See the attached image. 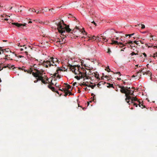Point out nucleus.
Segmentation results:
<instances>
[{
	"label": "nucleus",
	"instance_id": "13",
	"mask_svg": "<svg viewBox=\"0 0 157 157\" xmlns=\"http://www.w3.org/2000/svg\"><path fill=\"white\" fill-rule=\"evenodd\" d=\"M93 76H94L96 78H97L98 79H100V78L99 76V75L98 74V73L97 72H94V73Z\"/></svg>",
	"mask_w": 157,
	"mask_h": 157
},
{
	"label": "nucleus",
	"instance_id": "58",
	"mask_svg": "<svg viewBox=\"0 0 157 157\" xmlns=\"http://www.w3.org/2000/svg\"><path fill=\"white\" fill-rule=\"evenodd\" d=\"M92 23H93L94 24V25H95V26H96V23L94 21H92L91 22Z\"/></svg>",
	"mask_w": 157,
	"mask_h": 157
},
{
	"label": "nucleus",
	"instance_id": "20",
	"mask_svg": "<svg viewBox=\"0 0 157 157\" xmlns=\"http://www.w3.org/2000/svg\"><path fill=\"white\" fill-rule=\"evenodd\" d=\"M106 83L105 82H103V81H100V82L99 83L97 84V85H98V86L99 87V86H101L102 85H104L105 83Z\"/></svg>",
	"mask_w": 157,
	"mask_h": 157
},
{
	"label": "nucleus",
	"instance_id": "12",
	"mask_svg": "<svg viewBox=\"0 0 157 157\" xmlns=\"http://www.w3.org/2000/svg\"><path fill=\"white\" fill-rule=\"evenodd\" d=\"M133 93L134 91L129 90L127 91V93L126 94H127L128 95L134 96V94H133Z\"/></svg>",
	"mask_w": 157,
	"mask_h": 157
},
{
	"label": "nucleus",
	"instance_id": "18",
	"mask_svg": "<svg viewBox=\"0 0 157 157\" xmlns=\"http://www.w3.org/2000/svg\"><path fill=\"white\" fill-rule=\"evenodd\" d=\"M7 67H8L9 69H11V68H12L13 69L15 68H16V67H14V65H12L11 64H8L7 65Z\"/></svg>",
	"mask_w": 157,
	"mask_h": 157
},
{
	"label": "nucleus",
	"instance_id": "26",
	"mask_svg": "<svg viewBox=\"0 0 157 157\" xmlns=\"http://www.w3.org/2000/svg\"><path fill=\"white\" fill-rule=\"evenodd\" d=\"M67 90L66 92H67L68 93V94H69V95H74V94H72L71 92V91L70 90H68V89L66 90Z\"/></svg>",
	"mask_w": 157,
	"mask_h": 157
},
{
	"label": "nucleus",
	"instance_id": "60",
	"mask_svg": "<svg viewBox=\"0 0 157 157\" xmlns=\"http://www.w3.org/2000/svg\"><path fill=\"white\" fill-rule=\"evenodd\" d=\"M48 88H49L51 90V87H53V86H50L49 85H48Z\"/></svg>",
	"mask_w": 157,
	"mask_h": 157
},
{
	"label": "nucleus",
	"instance_id": "7",
	"mask_svg": "<svg viewBox=\"0 0 157 157\" xmlns=\"http://www.w3.org/2000/svg\"><path fill=\"white\" fill-rule=\"evenodd\" d=\"M69 66L70 67H73L74 68L73 69H74V70H73L72 69H71V68H70V69H71V70L72 71V72H74L75 74H77V73H75V71L76 70V69L75 68V67H78V71H79V70L80 68H81V67L80 65H75L72 66L70 64H69Z\"/></svg>",
	"mask_w": 157,
	"mask_h": 157
},
{
	"label": "nucleus",
	"instance_id": "43",
	"mask_svg": "<svg viewBox=\"0 0 157 157\" xmlns=\"http://www.w3.org/2000/svg\"><path fill=\"white\" fill-rule=\"evenodd\" d=\"M5 50H4V49H2V47H0V51H2V53L4 52V51H5ZM1 54V52H0V54Z\"/></svg>",
	"mask_w": 157,
	"mask_h": 157
},
{
	"label": "nucleus",
	"instance_id": "9",
	"mask_svg": "<svg viewBox=\"0 0 157 157\" xmlns=\"http://www.w3.org/2000/svg\"><path fill=\"white\" fill-rule=\"evenodd\" d=\"M87 9H88V10L89 11V14L90 15H94V14L95 12V10L93 7L91 6L90 7H87Z\"/></svg>",
	"mask_w": 157,
	"mask_h": 157
},
{
	"label": "nucleus",
	"instance_id": "24",
	"mask_svg": "<svg viewBox=\"0 0 157 157\" xmlns=\"http://www.w3.org/2000/svg\"><path fill=\"white\" fill-rule=\"evenodd\" d=\"M67 89H66V88H62V89H61L60 88L59 90L62 92H66L67 90H66Z\"/></svg>",
	"mask_w": 157,
	"mask_h": 157
},
{
	"label": "nucleus",
	"instance_id": "44",
	"mask_svg": "<svg viewBox=\"0 0 157 157\" xmlns=\"http://www.w3.org/2000/svg\"><path fill=\"white\" fill-rule=\"evenodd\" d=\"M139 56L140 57H142V58L143 59L144 58H143L142 57V53H141V54H138Z\"/></svg>",
	"mask_w": 157,
	"mask_h": 157
},
{
	"label": "nucleus",
	"instance_id": "56",
	"mask_svg": "<svg viewBox=\"0 0 157 157\" xmlns=\"http://www.w3.org/2000/svg\"><path fill=\"white\" fill-rule=\"evenodd\" d=\"M125 36H129V37H131V36H132L130 35V34H126Z\"/></svg>",
	"mask_w": 157,
	"mask_h": 157
},
{
	"label": "nucleus",
	"instance_id": "57",
	"mask_svg": "<svg viewBox=\"0 0 157 157\" xmlns=\"http://www.w3.org/2000/svg\"><path fill=\"white\" fill-rule=\"evenodd\" d=\"M141 33L143 34H145V33H147V32L146 31H143V32H141Z\"/></svg>",
	"mask_w": 157,
	"mask_h": 157
},
{
	"label": "nucleus",
	"instance_id": "23",
	"mask_svg": "<svg viewBox=\"0 0 157 157\" xmlns=\"http://www.w3.org/2000/svg\"><path fill=\"white\" fill-rule=\"evenodd\" d=\"M82 85L83 86H88V85H89V83L88 82H83L82 84Z\"/></svg>",
	"mask_w": 157,
	"mask_h": 157
},
{
	"label": "nucleus",
	"instance_id": "46",
	"mask_svg": "<svg viewBox=\"0 0 157 157\" xmlns=\"http://www.w3.org/2000/svg\"><path fill=\"white\" fill-rule=\"evenodd\" d=\"M65 93V94L63 95L64 96L66 97L68 94V93L67 92H64Z\"/></svg>",
	"mask_w": 157,
	"mask_h": 157
},
{
	"label": "nucleus",
	"instance_id": "62",
	"mask_svg": "<svg viewBox=\"0 0 157 157\" xmlns=\"http://www.w3.org/2000/svg\"><path fill=\"white\" fill-rule=\"evenodd\" d=\"M40 9V8L39 9V11H40V13H41L42 11L43 12V11H42L41 10V9Z\"/></svg>",
	"mask_w": 157,
	"mask_h": 157
},
{
	"label": "nucleus",
	"instance_id": "4",
	"mask_svg": "<svg viewBox=\"0 0 157 157\" xmlns=\"http://www.w3.org/2000/svg\"><path fill=\"white\" fill-rule=\"evenodd\" d=\"M54 59V58L53 57H52L48 60L46 61L44 60L43 62L41 63V65H42L43 66H45L46 68H48V66L50 67L51 66H53L54 65L51 64V62H52L53 63H55L54 61L53 60Z\"/></svg>",
	"mask_w": 157,
	"mask_h": 157
},
{
	"label": "nucleus",
	"instance_id": "14",
	"mask_svg": "<svg viewBox=\"0 0 157 157\" xmlns=\"http://www.w3.org/2000/svg\"><path fill=\"white\" fill-rule=\"evenodd\" d=\"M79 72V75H81V76H86L87 75V74H86V71H85V72H82L81 71H78Z\"/></svg>",
	"mask_w": 157,
	"mask_h": 157
},
{
	"label": "nucleus",
	"instance_id": "52",
	"mask_svg": "<svg viewBox=\"0 0 157 157\" xmlns=\"http://www.w3.org/2000/svg\"><path fill=\"white\" fill-rule=\"evenodd\" d=\"M133 43V42L132 41L130 40L128 42V44H132Z\"/></svg>",
	"mask_w": 157,
	"mask_h": 157
},
{
	"label": "nucleus",
	"instance_id": "42",
	"mask_svg": "<svg viewBox=\"0 0 157 157\" xmlns=\"http://www.w3.org/2000/svg\"><path fill=\"white\" fill-rule=\"evenodd\" d=\"M52 80H53L54 81H56L57 80V78L55 77H53V76L52 77Z\"/></svg>",
	"mask_w": 157,
	"mask_h": 157
},
{
	"label": "nucleus",
	"instance_id": "51",
	"mask_svg": "<svg viewBox=\"0 0 157 157\" xmlns=\"http://www.w3.org/2000/svg\"><path fill=\"white\" fill-rule=\"evenodd\" d=\"M56 78H61V75H58L56 76Z\"/></svg>",
	"mask_w": 157,
	"mask_h": 157
},
{
	"label": "nucleus",
	"instance_id": "59",
	"mask_svg": "<svg viewBox=\"0 0 157 157\" xmlns=\"http://www.w3.org/2000/svg\"><path fill=\"white\" fill-rule=\"evenodd\" d=\"M57 75V74L56 73H54L53 75V77H56V76Z\"/></svg>",
	"mask_w": 157,
	"mask_h": 157
},
{
	"label": "nucleus",
	"instance_id": "19",
	"mask_svg": "<svg viewBox=\"0 0 157 157\" xmlns=\"http://www.w3.org/2000/svg\"><path fill=\"white\" fill-rule=\"evenodd\" d=\"M131 103L133 104L134 106H135L136 107H137L138 105H139V103H138L137 101H133V103Z\"/></svg>",
	"mask_w": 157,
	"mask_h": 157
},
{
	"label": "nucleus",
	"instance_id": "32",
	"mask_svg": "<svg viewBox=\"0 0 157 157\" xmlns=\"http://www.w3.org/2000/svg\"><path fill=\"white\" fill-rule=\"evenodd\" d=\"M131 56H133L134 55H138V54L137 53H135L134 52H133L131 53Z\"/></svg>",
	"mask_w": 157,
	"mask_h": 157
},
{
	"label": "nucleus",
	"instance_id": "39",
	"mask_svg": "<svg viewBox=\"0 0 157 157\" xmlns=\"http://www.w3.org/2000/svg\"><path fill=\"white\" fill-rule=\"evenodd\" d=\"M112 42H113V43L114 44H118V42L116 40H113L112 41Z\"/></svg>",
	"mask_w": 157,
	"mask_h": 157
},
{
	"label": "nucleus",
	"instance_id": "30",
	"mask_svg": "<svg viewBox=\"0 0 157 157\" xmlns=\"http://www.w3.org/2000/svg\"><path fill=\"white\" fill-rule=\"evenodd\" d=\"M106 71H107V72H109L111 71V70L109 68V66H108L105 69Z\"/></svg>",
	"mask_w": 157,
	"mask_h": 157
},
{
	"label": "nucleus",
	"instance_id": "55",
	"mask_svg": "<svg viewBox=\"0 0 157 157\" xmlns=\"http://www.w3.org/2000/svg\"><path fill=\"white\" fill-rule=\"evenodd\" d=\"M133 42L134 43L136 44L137 45H138V43H137V42H138V41H137L136 40H135Z\"/></svg>",
	"mask_w": 157,
	"mask_h": 157
},
{
	"label": "nucleus",
	"instance_id": "2",
	"mask_svg": "<svg viewBox=\"0 0 157 157\" xmlns=\"http://www.w3.org/2000/svg\"><path fill=\"white\" fill-rule=\"evenodd\" d=\"M57 26V29L59 32L62 35H64L63 33L66 32L69 33L71 31V29L69 28V25L65 24L63 20L60 21H58L55 23Z\"/></svg>",
	"mask_w": 157,
	"mask_h": 157
},
{
	"label": "nucleus",
	"instance_id": "1",
	"mask_svg": "<svg viewBox=\"0 0 157 157\" xmlns=\"http://www.w3.org/2000/svg\"><path fill=\"white\" fill-rule=\"evenodd\" d=\"M76 27V29H77V30H76V29H74L71 33L72 34L74 33L73 34V35L72 36L73 38L75 39H79L84 38V39L86 40L87 41H91L92 42L101 40V38L98 36L96 37L95 36H87V33L85 31L84 28H83L82 29L78 28L77 26Z\"/></svg>",
	"mask_w": 157,
	"mask_h": 157
},
{
	"label": "nucleus",
	"instance_id": "49",
	"mask_svg": "<svg viewBox=\"0 0 157 157\" xmlns=\"http://www.w3.org/2000/svg\"><path fill=\"white\" fill-rule=\"evenodd\" d=\"M58 70L59 71H63V70L61 69V68L59 67H58Z\"/></svg>",
	"mask_w": 157,
	"mask_h": 157
},
{
	"label": "nucleus",
	"instance_id": "16",
	"mask_svg": "<svg viewBox=\"0 0 157 157\" xmlns=\"http://www.w3.org/2000/svg\"><path fill=\"white\" fill-rule=\"evenodd\" d=\"M42 11H43V13H44V12H47L48 11H50V9H48L47 7H45L43 9H41Z\"/></svg>",
	"mask_w": 157,
	"mask_h": 157
},
{
	"label": "nucleus",
	"instance_id": "31",
	"mask_svg": "<svg viewBox=\"0 0 157 157\" xmlns=\"http://www.w3.org/2000/svg\"><path fill=\"white\" fill-rule=\"evenodd\" d=\"M29 11L31 12H36V11L35 10L33 9H30L29 10Z\"/></svg>",
	"mask_w": 157,
	"mask_h": 157
},
{
	"label": "nucleus",
	"instance_id": "53",
	"mask_svg": "<svg viewBox=\"0 0 157 157\" xmlns=\"http://www.w3.org/2000/svg\"><path fill=\"white\" fill-rule=\"evenodd\" d=\"M104 76L105 78H110V77H111V75H109V76L105 75V76Z\"/></svg>",
	"mask_w": 157,
	"mask_h": 157
},
{
	"label": "nucleus",
	"instance_id": "22",
	"mask_svg": "<svg viewBox=\"0 0 157 157\" xmlns=\"http://www.w3.org/2000/svg\"><path fill=\"white\" fill-rule=\"evenodd\" d=\"M142 55H143L144 56V58L143 60H141V61H142V62H143L144 61L145 59H146L147 55L145 53H142Z\"/></svg>",
	"mask_w": 157,
	"mask_h": 157
},
{
	"label": "nucleus",
	"instance_id": "33",
	"mask_svg": "<svg viewBox=\"0 0 157 157\" xmlns=\"http://www.w3.org/2000/svg\"><path fill=\"white\" fill-rule=\"evenodd\" d=\"M51 90L53 92H55L56 90V89L54 87H51Z\"/></svg>",
	"mask_w": 157,
	"mask_h": 157
},
{
	"label": "nucleus",
	"instance_id": "61",
	"mask_svg": "<svg viewBox=\"0 0 157 157\" xmlns=\"http://www.w3.org/2000/svg\"><path fill=\"white\" fill-rule=\"evenodd\" d=\"M115 90L117 91H118V89H117V87H114V88Z\"/></svg>",
	"mask_w": 157,
	"mask_h": 157
},
{
	"label": "nucleus",
	"instance_id": "40",
	"mask_svg": "<svg viewBox=\"0 0 157 157\" xmlns=\"http://www.w3.org/2000/svg\"><path fill=\"white\" fill-rule=\"evenodd\" d=\"M8 16L5 14L1 15V17H6Z\"/></svg>",
	"mask_w": 157,
	"mask_h": 157
},
{
	"label": "nucleus",
	"instance_id": "41",
	"mask_svg": "<svg viewBox=\"0 0 157 157\" xmlns=\"http://www.w3.org/2000/svg\"><path fill=\"white\" fill-rule=\"evenodd\" d=\"M57 83H56L55 84V85H54L56 87H58L59 88H60V86H61V85H57Z\"/></svg>",
	"mask_w": 157,
	"mask_h": 157
},
{
	"label": "nucleus",
	"instance_id": "21",
	"mask_svg": "<svg viewBox=\"0 0 157 157\" xmlns=\"http://www.w3.org/2000/svg\"><path fill=\"white\" fill-rule=\"evenodd\" d=\"M107 84L108 85V86H107L108 88H110V87H112L113 88H114V87L113 85V84H111L110 83H107Z\"/></svg>",
	"mask_w": 157,
	"mask_h": 157
},
{
	"label": "nucleus",
	"instance_id": "5",
	"mask_svg": "<svg viewBox=\"0 0 157 157\" xmlns=\"http://www.w3.org/2000/svg\"><path fill=\"white\" fill-rule=\"evenodd\" d=\"M35 70L36 71V72H33L32 73V75L36 79V80H35L34 81V82L36 83L38 82V81H40V80H41L42 78L41 77H40V70H39L37 69H36Z\"/></svg>",
	"mask_w": 157,
	"mask_h": 157
},
{
	"label": "nucleus",
	"instance_id": "48",
	"mask_svg": "<svg viewBox=\"0 0 157 157\" xmlns=\"http://www.w3.org/2000/svg\"><path fill=\"white\" fill-rule=\"evenodd\" d=\"M81 70L83 72H85V71H86L85 69L84 68L82 67L81 68Z\"/></svg>",
	"mask_w": 157,
	"mask_h": 157
},
{
	"label": "nucleus",
	"instance_id": "28",
	"mask_svg": "<svg viewBox=\"0 0 157 157\" xmlns=\"http://www.w3.org/2000/svg\"><path fill=\"white\" fill-rule=\"evenodd\" d=\"M94 73V72H93L90 71L87 74L89 75H93Z\"/></svg>",
	"mask_w": 157,
	"mask_h": 157
},
{
	"label": "nucleus",
	"instance_id": "35",
	"mask_svg": "<svg viewBox=\"0 0 157 157\" xmlns=\"http://www.w3.org/2000/svg\"><path fill=\"white\" fill-rule=\"evenodd\" d=\"M107 53L109 55L110 54V53L111 52V51L110 50V48H109L108 49V51L107 52Z\"/></svg>",
	"mask_w": 157,
	"mask_h": 157
},
{
	"label": "nucleus",
	"instance_id": "17",
	"mask_svg": "<svg viewBox=\"0 0 157 157\" xmlns=\"http://www.w3.org/2000/svg\"><path fill=\"white\" fill-rule=\"evenodd\" d=\"M2 63L0 61V71H1V70H2L3 68H6L7 67V65L3 66V67H2Z\"/></svg>",
	"mask_w": 157,
	"mask_h": 157
},
{
	"label": "nucleus",
	"instance_id": "3",
	"mask_svg": "<svg viewBox=\"0 0 157 157\" xmlns=\"http://www.w3.org/2000/svg\"><path fill=\"white\" fill-rule=\"evenodd\" d=\"M125 96L126 97L125 100L129 105H130L131 103H133L134 101H137L139 103V107H141V105H142L143 107H142V109L144 108H146L145 105H144L143 101L141 102L139 100H138L136 97H132L131 96L128 95L127 94H125Z\"/></svg>",
	"mask_w": 157,
	"mask_h": 157
},
{
	"label": "nucleus",
	"instance_id": "47",
	"mask_svg": "<svg viewBox=\"0 0 157 157\" xmlns=\"http://www.w3.org/2000/svg\"><path fill=\"white\" fill-rule=\"evenodd\" d=\"M55 92H56L57 94H58L60 96V95H62V93H61L60 94H59V91L57 90H56V91H55Z\"/></svg>",
	"mask_w": 157,
	"mask_h": 157
},
{
	"label": "nucleus",
	"instance_id": "8",
	"mask_svg": "<svg viewBox=\"0 0 157 157\" xmlns=\"http://www.w3.org/2000/svg\"><path fill=\"white\" fill-rule=\"evenodd\" d=\"M40 71H41V72H40V78H41H41H42V79L41 80H40V81H41V82L43 83L44 84H47L48 83V82H46V81H45L44 79V77L43 76V72H44V71H43V70H40Z\"/></svg>",
	"mask_w": 157,
	"mask_h": 157
},
{
	"label": "nucleus",
	"instance_id": "6",
	"mask_svg": "<svg viewBox=\"0 0 157 157\" xmlns=\"http://www.w3.org/2000/svg\"><path fill=\"white\" fill-rule=\"evenodd\" d=\"M18 69L24 71L25 72H27V73L30 74H32V72H33V70L31 68H30L29 69H26V68L24 66L21 67H19Z\"/></svg>",
	"mask_w": 157,
	"mask_h": 157
},
{
	"label": "nucleus",
	"instance_id": "54",
	"mask_svg": "<svg viewBox=\"0 0 157 157\" xmlns=\"http://www.w3.org/2000/svg\"><path fill=\"white\" fill-rule=\"evenodd\" d=\"M17 57L19 58H21L22 57H24V56L21 55H19L17 56Z\"/></svg>",
	"mask_w": 157,
	"mask_h": 157
},
{
	"label": "nucleus",
	"instance_id": "10",
	"mask_svg": "<svg viewBox=\"0 0 157 157\" xmlns=\"http://www.w3.org/2000/svg\"><path fill=\"white\" fill-rule=\"evenodd\" d=\"M12 25H14L17 27L18 28H22V26H26V24L25 23L24 24H20L19 23L17 22H14L12 23Z\"/></svg>",
	"mask_w": 157,
	"mask_h": 157
},
{
	"label": "nucleus",
	"instance_id": "36",
	"mask_svg": "<svg viewBox=\"0 0 157 157\" xmlns=\"http://www.w3.org/2000/svg\"><path fill=\"white\" fill-rule=\"evenodd\" d=\"M92 101H94V102H95L96 100V98L95 95H94V96L93 97V99H92Z\"/></svg>",
	"mask_w": 157,
	"mask_h": 157
},
{
	"label": "nucleus",
	"instance_id": "50",
	"mask_svg": "<svg viewBox=\"0 0 157 157\" xmlns=\"http://www.w3.org/2000/svg\"><path fill=\"white\" fill-rule=\"evenodd\" d=\"M115 73L116 74H119V76H120L121 75L120 72H117Z\"/></svg>",
	"mask_w": 157,
	"mask_h": 157
},
{
	"label": "nucleus",
	"instance_id": "15",
	"mask_svg": "<svg viewBox=\"0 0 157 157\" xmlns=\"http://www.w3.org/2000/svg\"><path fill=\"white\" fill-rule=\"evenodd\" d=\"M143 74L144 75L145 74L146 75H150V76H151L152 75V73L151 71H150L148 70L146 72H143Z\"/></svg>",
	"mask_w": 157,
	"mask_h": 157
},
{
	"label": "nucleus",
	"instance_id": "34",
	"mask_svg": "<svg viewBox=\"0 0 157 157\" xmlns=\"http://www.w3.org/2000/svg\"><path fill=\"white\" fill-rule=\"evenodd\" d=\"M71 86L70 85L68 84L67 85V88L66 89H68V90H69L70 89H71Z\"/></svg>",
	"mask_w": 157,
	"mask_h": 157
},
{
	"label": "nucleus",
	"instance_id": "63",
	"mask_svg": "<svg viewBox=\"0 0 157 157\" xmlns=\"http://www.w3.org/2000/svg\"><path fill=\"white\" fill-rule=\"evenodd\" d=\"M125 90H127V91L128 90H129L128 89V87L127 86L125 87Z\"/></svg>",
	"mask_w": 157,
	"mask_h": 157
},
{
	"label": "nucleus",
	"instance_id": "45",
	"mask_svg": "<svg viewBox=\"0 0 157 157\" xmlns=\"http://www.w3.org/2000/svg\"><path fill=\"white\" fill-rule=\"evenodd\" d=\"M141 28L142 29H143L145 28V26L143 24H141Z\"/></svg>",
	"mask_w": 157,
	"mask_h": 157
},
{
	"label": "nucleus",
	"instance_id": "25",
	"mask_svg": "<svg viewBox=\"0 0 157 157\" xmlns=\"http://www.w3.org/2000/svg\"><path fill=\"white\" fill-rule=\"evenodd\" d=\"M75 78L78 80H79L81 78H83V77L76 75L75 76Z\"/></svg>",
	"mask_w": 157,
	"mask_h": 157
},
{
	"label": "nucleus",
	"instance_id": "27",
	"mask_svg": "<svg viewBox=\"0 0 157 157\" xmlns=\"http://www.w3.org/2000/svg\"><path fill=\"white\" fill-rule=\"evenodd\" d=\"M96 86V84H95L94 85H91L89 84V85H88V87H91L92 89H94V88Z\"/></svg>",
	"mask_w": 157,
	"mask_h": 157
},
{
	"label": "nucleus",
	"instance_id": "38",
	"mask_svg": "<svg viewBox=\"0 0 157 157\" xmlns=\"http://www.w3.org/2000/svg\"><path fill=\"white\" fill-rule=\"evenodd\" d=\"M5 56L6 57L5 58V59H7V60L10 59V57H8V55L6 56ZM11 60H12V59H11Z\"/></svg>",
	"mask_w": 157,
	"mask_h": 157
},
{
	"label": "nucleus",
	"instance_id": "11",
	"mask_svg": "<svg viewBox=\"0 0 157 157\" xmlns=\"http://www.w3.org/2000/svg\"><path fill=\"white\" fill-rule=\"evenodd\" d=\"M125 88L124 86L121 87V89H120V92L123 94H125L127 93V90H125Z\"/></svg>",
	"mask_w": 157,
	"mask_h": 157
},
{
	"label": "nucleus",
	"instance_id": "64",
	"mask_svg": "<svg viewBox=\"0 0 157 157\" xmlns=\"http://www.w3.org/2000/svg\"><path fill=\"white\" fill-rule=\"evenodd\" d=\"M59 71L58 70V69H57L56 71V73L57 74H58L59 73Z\"/></svg>",
	"mask_w": 157,
	"mask_h": 157
},
{
	"label": "nucleus",
	"instance_id": "37",
	"mask_svg": "<svg viewBox=\"0 0 157 157\" xmlns=\"http://www.w3.org/2000/svg\"><path fill=\"white\" fill-rule=\"evenodd\" d=\"M153 57L155 59L156 57H157V52L154 54Z\"/></svg>",
	"mask_w": 157,
	"mask_h": 157
},
{
	"label": "nucleus",
	"instance_id": "29",
	"mask_svg": "<svg viewBox=\"0 0 157 157\" xmlns=\"http://www.w3.org/2000/svg\"><path fill=\"white\" fill-rule=\"evenodd\" d=\"M126 81H127V79H125L124 81L123 80H122V81L123 82V84H124V85H128V82H126Z\"/></svg>",
	"mask_w": 157,
	"mask_h": 157
}]
</instances>
